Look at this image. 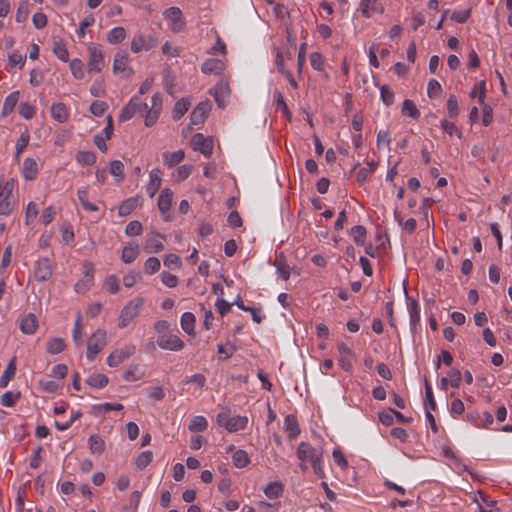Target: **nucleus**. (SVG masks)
I'll return each mask as SVG.
<instances>
[{
    "mask_svg": "<svg viewBox=\"0 0 512 512\" xmlns=\"http://www.w3.org/2000/svg\"><path fill=\"white\" fill-rule=\"evenodd\" d=\"M297 457L301 461H308L311 463L315 474L319 478H324L325 473L323 469V448L321 446H312L307 442H301L297 448Z\"/></svg>",
    "mask_w": 512,
    "mask_h": 512,
    "instance_id": "nucleus-1",
    "label": "nucleus"
},
{
    "mask_svg": "<svg viewBox=\"0 0 512 512\" xmlns=\"http://www.w3.org/2000/svg\"><path fill=\"white\" fill-rule=\"evenodd\" d=\"M144 305L142 297L130 300L121 310L119 315V328L127 327L141 312Z\"/></svg>",
    "mask_w": 512,
    "mask_h": 512,
    "instance_id": "nucleus-2",
    "label": "nucleus"
},
{
    "mask_svg": "<svg viewBox=\"0 0 512 512\" xmlns=\"http://www.w3.org/2000/svg\"><path fill=\"white\" fill-rule=\"evenodd\" d=\"M217 423L224 427L228 432H238L245 429L248 419L245 416H230L229 412L223 411L217 415Z\"/></svg>",
    "mask_w": 512,
    "mask_h": 512,
    "instance_id": "nucleus-3",
    "label": "nucleus"
},
{
    "mask_svg": "<svg viewBox=\"0 0 512 512\" xmlns=\"http://www.w3.org/2000/svg\"><path fill=\"white\" fill-rule=\"evenodd\" d=\"M107 344V333L103 329H97L87 343L86 357L89 361L96 358Z\"/></svg>",
    "mask_w": 512,
    "mask_h": 512,
    "instance_id": "nucleus-4",
    "label": "nucleus"
},
{
    "mask_svg": "<svg viewBox=\"0 0 512 512\" xmlns=\"http://www.w3.org/2000/svg\"><path fill=\"white\" fill-rule=\"evenodd\" d=\"M147 111L148 105L142 102L140 98L137 95H135L122 108L118 120L119 122H126L133 118L136 114H146Z\"/></svg>",
    "mask_w": 512,
    "mask_h": 512,
    "instance_id": "nucleus-5",
    "label": "nucleus"
},
{
    "mask_svg": "<svg viewBox=\"0 0 512 512\" xmlns=\"http://www.w3.org/2000/svg\"><path fill=\"white\" fill-rule=\"evenodd\" d=\"M136 352V346L132 343H127L119 349L114 350L107 357V364L110 367H117L123 361L134 355Z\"/></svg>",
    "mask_w": 512,
    "mask_h": 512,
    "instance_id": "nucleus-6",
    "label": "nucleus"
},
{
    "mask_svg": "<svg viewBox=\"0 0 512 512\" xmlns=\"http://www.w3.org/2000/svg\"><path fill=\"white\" fill-rule=\"evenodd\" d=\"M88 72L99 73L104 67V57L100 48L94 44L88 46Z\"/></svg>",
    "mask_w": 512,
    "mask_h": 512,
    "instance_id": "nucleus-7",
    "label": "nucleus"
},
{
    "mask_svg": "<svg viewBox=\"0 0 512 512\" xmlns=\"http://www.w3.org/2000/svg\"><path fill=\"white\" fill-rule=\"evenodd\" d=\"M151 103L150 109L144 114L147 127L153 126L158 120L162 108V95L155 93L151 98Z\"/></svg>",
    "mask_w": 512,
    "mask_h": 512,
    "instance_id": "nucleus-8",
    "label": "nucleus"
},
{
    "mask_svg": "<svg viewBox=\"0 0 512 512\" xmlns=\"http://www.w3.org/2000/svg\"><path fill=\"white\" fill-rule=\"evenodd\" d=\"M191 146L195 151H200L205 157H210L213 151V141L202 133L193 135Z\"/></svg>",
    "mask_w": 512,
    "mask_h": 512,
    "instance_id": "nucleus-9",
    "label": "nucleus"
},
{
    "mask_svg": "<svg viewBox=\"0 0 512 512\" xmlns=\"http://www.w3.org/2000/svg\"><path fill=\"white\" fill-rule=\"evenodd\" d=\"M157 345L164 350L181 351L185 343L177 335H162L157 339Z\"/></svg>",
    "mask_w": 512,
    "mask_h": 512,
    "instance_id": "nucleus-10",
    "label": "nucleus"
},
{
    "mask_svg": "<svg viewBox=\"0 0 512 512\" xmlns=\"http://www.w3.org/2000/svg\"><path fill=\"white\" fill-rule=\"evenodd\" d=\"M52 275V265L48 258H40L35 263L34 277L38 282L47 281Z\"/></svg>",
    "mask_w": 512,
    "mask_h": 512,
    "instance_id": "nucleus-11",
    "label": "nucleus"
},
{
    "mask_svg": "<svg viewBox=\"0 0 512 512\" xmlns=\"http://www.w3.org/2000/svg\"><path fill=\"white\" fill-rule=\"evenodd\" d=\"M404 293H405L406 299H407V309H408L409 318H410V328L412 331H415L417 326L420 323V306L416 299L408 296L406 287H404Z\"/></svg>",
    "mask_w": 512,
    "mask_h": 512,
    "instance_id": "nucleus-12",
    "label": "nucleus"
},
{
    "mask_svg": "<svg viewBox=\"0 0 512 512\" xmlns=\"http://www.w3.org/2000/svg\"><path fill=\"white\" fill-rule=\"evenodd\" d=\"M164 17L171 23V30L179 32L184 27L182 11L178 7H170L165 10Z\"/></svg>",
    "mask_w": 512,
    "mask_h": 512,
    "instance_id": "nucleus-13",
    "label": "nucleus"
},
{
    "mask_svg": "<svg viewBox=\"0 0 512 512\" xmlns=\"http://www.w3.org/2000/svg\"><path fill=\"white\" fill-rule=\"evenodd\" d=\"M211 109L208 101L200 102L190 114L192 125H199L205 121Z\"/></svg>",
    "mask_w": 512,
    "mask_h": 512,
    "instance_id": "nucleus-14",
    "label": "nucleus"
},
{
    "mask_svg": "<svg viewBox=\"0 0 512 512\" xmlns=\"http://www.w3.org/2000/svg\"><path fill=\"white\" fill-rule=\"evenodd\" d=\"M359 10L365 18H370L374 13H384V7L379 0H361Z\"/></svg>",
    "mask_w": 512,
    "mask_h": 512,
    "instance_id": "nucleus-15",
    "label": "nucleus"
},
{
    "mask_svg": "<svg viewBox=\"0 0 512 512\" xmlns=\"http://www.w3.org/2000/svg\"><path fill=\"white\" fill-rule=\"evenodd\" d=\"M173 192L169 188H165L161 191L158 198V208L162 215L164 216V220L168 221L169 217L165 216L166 213L169 212L172 204Z\"/></svg>",
    "mask_w": 512,
    "mask_h": 512,
    "instance_id": "nucleus-16",
    "label": "nucleus"
},
{
    "mask_svg": "<svg viewBox=\"0 0 512 512\" xmlns=\"http://www.w3.org/2000/svg\"><path fill=\"white\" fill-rule=\"evenodd\" d=\"M161 183V171L159 169L151 170L149 174V183L146 186V191L151 198L154 197L160 189Z\"/></svg>",
    "mask_w": 512,
    "mask_h": 512,
    "instance_id": "nucleus-17",
    "label": "nucleus"
},
{
    "mask_svg": "<svg viewBox=\"0 0 512 512\" xmlns=\"http://www.w3.org/2000/svg\"><path fill=\"white\" fill-rule=\"evenodd\" d=\"M51 117L59 122L64 123L69 118V111L66 105L62 102L53 103L50 109Z\"/></svg>",
    "mask_w": 512,
    "mask_h": 512,
    "instance_id": "nucleus-18",
    "label": "nucleus"
},
{
    "mask_svg": "<svg viewBox=\"0 0 512 512\" xmlns=\"http://www.w3.org/2000/svg\"><path fill=\"white\" fill-rule=\"evenodd\" d=\"M38 328V320L36 316L32 313L24 316L20 321V330L24 334L32 335L36 332Z\"/></svg>",
    "mask_w": 512,
    "mask_h": 512,
    "instance_id": "nucleus-19",
    "label": "nucleus"
},
{
    "mask_svg": "<svg viewBox=\"0 0 512 512\" xmlns=\"http://www.w3.org/2000/svg\"><path fill=\"white\" fill-rule=\"evenodd\" d=\"M284 429L288 434L290 440L295 439L300 435V428L296 417L292 414L287 415L284 418Z\"/></svg>",
    "mask_w": 512,
    "mask_h": 512,
    "instance_id": "nucleus-20",
    "label": "nucleus"
},
{
    "mask_svg": "<svg viewBox=\"0 0 512 512\" xmlns=\"http://www.w3.org/2000/svg\"><path fill=\"white\" fill-rule=\"evenodd\" d=\"M144 249L146 253H158L164 249V244L162 242V236L159 234H155L152 237H149L146 242Z\"/></svg>",
    "mask_w": 512,
    "mask_h": 512,
    "instance_id": "nucleus-21",
    "label": "nucleus"
},
{
    "mask_svg": "<svg viewBox=\"0 0 512 512\" xmlns=\"http://www.w3.org/2000/svg\"><path fill=\"white\" fill-rule=\"evenodd\" d=\"M185 157L183 150H177L174 152H164L162 154L163 163L168 167L172 168L179 164Z\"/></svg>",
    "mask_w": 512,
    "mask_h": 512,
    "instance_id": "nucleus-22",
    "label": "nucleus"
},
{
    "mask_svg": "<svg viewBox=\"0 0 512 512\" xmlns=\"http://www.w3.org/2000/svg\"><path fill=\"white\" fill-rule=\"evenodd\" d=\"M130 61L129 54L124 51L117 52L114 56L113 71L114 73L125 72Z\"/></svg>",
    "mask_w": 512,
    "mask_h": 512,
    "instance_id": "nucleus-23",
    "label": "nucleus"
},
{
    "mask_svg": "<svg viewBox=\"0 0 512 512\" xmlns=\"http://www.w3.org/2000/svg\"><path fill=\"white\" fill-rule=\"evenodd\" d=\"M16 373V357L14 356L8 363L3 374L0 376V388H6L8 383Z\"/></svg>",
    "mask_w": 512,
    "mask_h": 512,
    "instance_id": "nucleus-24",
    "label": "nucleus"
},
{
    "mask_svg": "<svg viewBox=\"0 0 512 512\" xmlns=\"http://www.w3.org/2000/svg\"><path fill=\"white\" fill-rule=\"evenodd\" d=\"M38 173V166L34 159L26 158L23 162L22 174L26 180L35 179Z\"/></svg>",
    "mask_w": 512,
    "mask_h": 512,
    "instance_id": "nucleus-25",
    "label": "nucleus"
},
{
    "mask_svg": "<svg viewBox=\"0 0 512 512\" xmlns=\"http://www.w3.org/2000/svg\"><path fill=\"white\" fill-rule=\"evenodd\" d=\"M65 348L66 342L61 337L51 338L46 343V351L52 355L61 353Z\"/></svg>",
    "mask_w": 512,
    "mask_h": 512,
    "instance_id": "nucleus-26",
    "label": "nucleus"
},
{
    "mask_svg": "<svg viewBox=\"0 0 512 512\" xmlns=\"http://www.w3.org/2000/svg\"><path fill=\"white\" fill-rule=\"evenodd\" d=\"M138 255H139L138 245H133V244L129 243L122 250L121 260L125 264H130L136 260Z\"/></svg>",
    "mask_w": 512,
    "mask_h": 512,
    "instance_id": "nucleus-27",
    "label": "nucleus"
},
{
    "mask_svg": "<svg viewBox=\"0 0 512 512\" xmlns=\"http://www.w3.org/2000/svg\"><path fill=\"white\" fill-rule=\"evenodd\" d=\"M195 323H196V318L193 313L185 312L182 314L181 320H180L181 328L188 335L194 334Z\"/></svg>",
    "mask_w": 512,
    "mask_h": 512,
    "instance_id": "nucleus-28",
    "label": "nucleus"
},
{
    "mask_svg": "<svg viewBox=\"0 0 512 512\" xmlns=\"http://www.w3.org/2000/svg\"><path fill=\"white\" fill-rule=\"evenodd\" d=\"M378 166V163L374 160L368 161L366 163V166L361 168L357 173V181L359 184H363L367 181L370 175H372L376 168Z\"/></svg>",
    "mask_w": 512,
    "mask_h": 512,
    "instance_id": "nucleus-29",
    "label": "nucleus"
},
{
    "mask_svg": "<svg viewBox=\"0 0 512 512\" xmlns=\"http://www.w3.org/2000/svg\"><path fill=\"white\" fill-rule=\"evenodd\" d=\"M53 54L61 61L68 62L69 60V53L66 48L65 43L61 39H55L53 40Z\"/></svg>",
    "mask_w": 512,
    "mask_h": 512,
    "instance_id": "nucleus-30",
    "label": "nucleus"
},
{
    "mask_svg": "<svg viewBox=\"0 0 512 512\" xmlns=\"http://www.w3.org/2000/svg\"><path fill=\"white\" fill-rule=\"evenodd\" d=\"M89 449L92 454H102L105 451V442L98 434H92L89 437Z\"/></svg>",
    "mask_w": 512,
    "mask_h": 512,
    "instance_id": "nucleus-31",
    "label": "nucleus"
},
{
    "mask_svg": "<svg viewBox=\"0 0 512 512\" xmlns=\"http://www.w3.org/2000/svg\"><path fill=\"white\" fill-rule=\"evenodd\" d=\"M223 69V63L218 59H207L201 67V70L205 74L219 73Z\"/></svg>",
    "mask_w": 512,
    "mask_h": 512,
    "instance_id": "nucleus-32",
    "label": "nucleus"
},
{
    "mask_svg": "<svg viewBox=\"0 0 512 512\" xmlns=\"http://www.w3.org/2000/svg\"><path fill=\"white\" fill-rule=\"evenodd\" d=\"M366 228L362 225L353 226L350 230V236L353 238L354 242L358 246H362L366 240Z\"/></svg>",
    "mask_w": 512,
    "mask_h": 512,
    "instance_id": "nucleus-33",
    "label": "nucleus"
},
{
    "mask_svg": "<svg viewBox=\"0 0 512 512\" xmlns=\"http://www.w3.org/2000/svg\"><path fill=\"white\" fill-rule=\"evenodd\" d=\"M126 37V31L123 27H114L111 29L107 34V41L110 44H119L121 43Z\"/></svg>",
    "mask_w": 512,
    "mask_h": 512,
    "instance_id": "nucleus-34",
    "label": "nucleus"
},
{
    "mask_svg": "<svg viewBox=\"0 0 512 512\" xmlns=\"http://www.w3.org/2000/svg\"><path fill=\"white\" fill-rule=\"evenodd\" d=\"M401 113L404 116L411 117L413 119H418L420 117V111L414 104L412 100L405 99L402 104Z\"/></svg>",
    "mask_w": 512,
    "mask_h": 512,
    "instance_id": "nucleus-35",
    "label": "nucleus"
},
{
    "mask_svg": "<svg viewBox=\"0 0 512 512\" xmlns=\"http://www.w3.org/2000/svg\"><path fill=\"white\" fill-rule=\"evenodd\" d=\"M284 487L279 482H270L265 488L264 493L269 499H276L282 495Z\"/></svg>",
    "mask_w": 512,
    "mask_h": 512,
    "instance_id": "nucleus-36",
    "label": "nucleus"
},
{
    "mask_svg": "<svg viewBox=\"0 0 512 512\" xmlns=\"http://www.w3.org/2000/svg\"><path fill=\"white\" fill-rule=\"evenodd\" d=\"M232 462L237 468H244L250 463V458L245 450L239 449L234 452Z\"/></svg>",
    "mask_w": 512,
    "mask_h": 512,
    "instance_id": "nucleus-37",
    "label": "nucleus"
},
{
    "mask_svg": "<svg viewBox=\"0 0 512 512\" xmlns=\"http://www.w3.org/2000/svg\"><path fill=\"white\" fill-rule=\"evenodd\" d=\"M86 383L93 388L100 389L108 384V377L101 373L92 374L87 378Z\"/></svg>",
    "mask_w": 512,
    "mask_h": 512,
    "instance_id": "nucleus-38",
    "label": "nucleus"
},
{
    "mask_svg": "<svg viewBox=\"0 0 512 512\" xmlns=\"http://www.w3.org/2000/svg\"><path fill=\"white\" fill-rule=\"evenodd\" d=\"M15 201L13 199L12 194H6L0 199V215L7 216L9 215L14 207Z\"/></svg>",
    "mask_w": 512,
    "mask_h": 512,
    "instance_id": "nucleus-39",
    "label": "nucleus"
},
{
    "mask_svg": "<svg viewBox=\"0 0 512 512\" xmlns=\"http://www.w3.org/2000/svg\"><path fill=\"white\" fill-rule=\"evenodd\" d=\"M152 48V45H148L146 39L142 34H137L133 37L131 42V50L134 53H139L142 50H149Z\"/></svg>",
    "mask_w": 512,
    "mask_h": 512,
    "instance_id": "nucleus-40",
    "label": "nucleus"
},
{
    "mask_svg": "<svg viewBox=\"0 0 512 512\" xmlns=\"http://www.w3.org/2000/svg\"><path fill=\"white\" fill-rule=\"evenodd\" d=\"M424 407L426 411H434L437 407L436 401L434 399L433 390L431 385L425 380V399H424Z\"/></svg>",
    "mask_w": 512,
    "mask_h": 512,
    "instance_id": "nucleus-41",
    "label": "nucleus"
},
{
    "mask_svg": "<svg viewBox=\"0 0 512 512\" xmlns=\"http://www.w3.org/2000/svg\"><path fill=\"white\" fill-rule=\"evenodd\" d=\"M208 422L204 416H194L188 425V429L192 432H201L206 430Z\"/></svg>",
    "mask_w": 512,
    "mask_h": 512,
    "instance_id": "nucleus-42",
    "label": "nucleus"
},
{
    "mask_svg": "<svg viewBox=\"0 0 512 512\" xmlns=\"http://www.w3.org/2000/svg\"><path fill=\"white\" fill-rule=\"evenodd\" d=\"M109 173L115 177L117 182H122L125 178L124 164L119 160H113L110 163Z\"/></svg>",
    "mask_w": 512,
    "mask_h": 512,
    "instance_id": "nucleus-43",
    "label": "nucleus"
},
{
    "mask_svg": "<svg viewBox=\"0 0 512 512\" xmlns=\"http://www.w3.org/2000/svg\"><path fill=\"white\" fill-rule=\"evenodd\" d=\"M190 103L185 99L178 100L173 109V119L179 120L181 119L189 110Z\"/></svg>",
    "mask_w": 512,
    "mask_h": 512,
    "instance_id": "nucleus-44",
    "label": "nucleus"
},
{
    "mask_svg": "<svg viewBox=\"0 0 512 512\" xmlns=\"http://www.w3.org/2000/svg\"><path fill=\"white\" fill-rule=\"evenodd\" d=\"M137 206L136 198H128L122 202L118 209L119 216H127L131 214Z\"/></svg>",
    "mask_w": 512,
    "mask_h": 512,
    "instance_id": "nucleus-45",
    "label": "nucleus"
},
{
    "mask_svg": "<svg viewBox=\"0 0 512 512\" xmlns=\"http://www.w3.org/2000/svg\"><path fill=\"white\" fill-rule=\"evenodd\" d=\"M274 97H275V100H276V109L277 110H281L282 113L284 114V116L288 120H290L291 117H292V113L289 110V108H288V106H287V104L285 102L283 94L280 91H275Z\"/></svg>",
    "mask_w": 512,
    "mask_h": 512,
    "instance_id": "nucleus-46",
    "label": "nucleus"
},
{
    "mask_svg": "<svg viewBox=\"0 0 512 512\" xmlns=\"http://www.w3.org/2000/svg\"><path fill=\"white\" fill-rule=\"evenodd\" d=\"M96 154L92 151H79L76 154V160L82 165H93L96 162Z\"/></svg>",
    "mask_w": 512,
    "mask_h": 512,
    "instance_id": "nucleus-47",
    "label": "nucleus"
},
{
    "mask_svg": "<svg viewBox=\"0 0 512 512\" xmlns=\"http://www.w3.org/2000/svg\"><path fill=\"white\" fill-rule=\"evenodd\" d=\"M82 330H83L82 317H81V314L78 313L77 318L74 323L73 331H72L73 341L78 346L82 344Z\"/></svg>",
    "mask_w": 512,
    "mask_h": 512,
    "instance_id": "nucleus-48",
    "label": "nucleus"
},
{
    "mask_svg": "<svg viewBox=\"0 0 512 512\" xmlns=\"http://www.w3.org/2000/svg\"><path fill=\"white\" fill-rule=\"evenodd\" d=\"M153 460L151 451H144L135 459V465L139 470L145 469Z\"/></svg>",
    "mask_w": 512,
    "mask_h": 512,
    "instance_id": "nucleus-49",
    "label": "nucleus"
},
{
    "mask_svg": "<svg viewBox=\"0 0 512 512\" xmlns=\"http://www.w3.org/2000/svg\"><path fill=\"white\" fill-rule=\"evenodd\" d=\"M19 100V91H15L10 93L4 101L3 104V112L4 113H10L14 110L17 102Z\"/></svg>",
    "mask_w": 512,
    "mask_h": 512,
    "instance_id": "nucleus-50",
    "label": "nucleus"
},
{
    "mask_svg": "<svg viewBox=\"0 0 512 512\" xmlns=\"http://www.w3.org/2000/svg\"><path fill=\"white\" fill-rule=\"evenodd\" d=\"M160 267V260L156 257H149L144 263V271L149 275L158 272Z\"/></svg>",
    "mask_w": 512,
    "mask_h": 512,
    "instance_id": "nucleus-51",
    "label": "nucleus"
},
{
    "mask_svg": "<svg viewBox=\"0 0 512 512\" xmlns=\"http://www.w3.org/2000/svg\"><path fill=\"white\" fill-rule=\"evenodd\" d=\"M70 70L74 78L76 79H83L84 78V69H83V62L75 58L70 62Z\"/></svg>",
    "mask_w": 512,
    "mask_h": 512,
    "instance_id": "nucleus-52",
    "label": "nucleus"
},
{
    "mask_svg": "<svg viewBox=\"0 0 512 512\" xmlns=\"http://www.w3.org/2000/svg\"><path fill=\"white\" fill-rule=\"evenodd\" d=\"M19 393H13L12 391H6L0 399V403L4 407H12L15 405L16 401L19 399Z\"/></svg>",
    "mask_w": 512,
    "mask_h": 512,
    "instance_id": "nucleus-53",
    "label": "nucleus"
},
{
    "mask_svg": "<svg viewBox=\"0 0 512 512\" xmlns=\"http://www.w3.org/2000/svg\"><path fill=\"white\" fill-rule=\"evenodd\" d=\"M380 98L386 106H390L394 102V92L388 85H383L380 88Z\"/></svg>",
    "mask_w": 512,
    "mask_h": 512,
    "instance_id": "nucleus-54",
    "label": "nucleus"
},
{
    "mask_svg": "<svg viewBox=\"0 0 512 512\" xmlns=\"http://www.w3.org/2000/svg\"><path fill=\"white\" fill-rule=\"evenodd\" d=\"M214 99L219 108L223 109L226 107V88L223 86L216 87L214 89Z\"/></svg>",
    "mask_w": 512,
    "mask_h": 512,
    "instance_id": "nucleus-55",
    "label": "nucleus"
},
{
    "mask_svg": "<svg viewBox=\"0 0 512 512\" xmlns=\"http://www.w3.org/2000/svg\"><path fill=\"white\" fill-rule=\"evenodd\" d=\"M143 227L139 221H131L125 227V234L127 236H138L142 233Z\"/></svg>",
    "mask_w": 512,
    "mask_h": 512,
    "instance_id": "nucleus-56",
    "label": "nucleus"
},
{
    "mask_svg": "<svg viewBox=\"0 0 512 512\" xmlns=\"http://www.w3.org/2000/svg\"><path fill=\"white\" fill-rule=\"evenodd\" d=\"M107 108H108V105L106 102L96 100L91 103L89 110L93 115L100 117L105 113Z\"/></svg>",
    "mask_w": 512,
    "mask_h": 512,
    "instance_id": "nucleus-57",
    "label": "nucleus"
},
{
    "mask_svg": "<svg viewBox=\"0 0 512 512\" xmlns=\"http://www.w3.org/2000/svg\"><path fill=\"white\" fill-rule=\"evenodd\" d=\"M379 421L385 426H391L394 423V409L389 408L378 413Z\"/></svg>",
    "mask_w": 512,
    "mask_h": 512,
    "instance_id": "nucleus-58",
    "label": "nucleus"
},
{
    "mask_svg": "<svg viewBox=\"0 0 512 512\" xmlns=\"http://www.w3.org/2000/svg\"><path fill=\"white\" fill-rule=\"evenodd\" d=\"M19 114L24 119H31L35 115V108L28 102H22L19 105Z\"/></svg>",
    "mask_w": 512,
    "mask_h": 512,
    "instance_id": "nucleus-59",
    "label": "nucleus"
},
{
    "mask_svg": "<svg viewBox=\"0 0 512 512\" xmlns=\"http://www.w3.org/2000/svg\"><path fill=\"white\" fill-rule=\"evenodd\" d=\"M276 272L283 280H288L290 277V267L283 260L276 261Z\"/></svg>",
    "mask_w": 512,
    "mask_h": 512,
    "instance_id": "nucleus-60",
    "label": "nucleus"
},
{
    "mask_svg": "<svg viewBox=\"0 0 512 512\" xmlns=\"http://www.w3.org/2000/svg\"><path fill=\"white\" fill-rule=\"evenodd\" d=\"M447 113L451 118L456 117L459 113L458 100L455 95H450L447 100Z\"/></svg>",
    "mask_w": 512,
    "mask_h": 512,
    "instance_id": "nucleus-61",
    "label": "nucleus"
},
{
    "mask_svg": "<svg viewBox=\"0 0 512 512\" xmlns=\"http://www.w3.org/2000/svg\"><path fill=\"white\" fill-rule=\"evenodd\" d=\"M442 90L440 83L436 79H430L427 85V94L430 98L437 97Z\"/></svg>",
    "mask_w": 512,
    "mask_h": 512,
    "instance_id": "nucleus-62",
    "label": "nucleus"
},
{
    "mask_svg": "<svg viewBox=\"0 0 512 512\" xmlns=\"http://www.w3.org/2000/svg\"><path fill=\"white\" fill-rule=\"evenodd\" d=\"M105 288L110 294H116L119 289V281L116 276L110 275L105 281Z\"/></svg>",
    "mask_w": 512,
    "mask_h": 512,
    "instance_id": "nucleus-63",
    "label": "nucleus"
},
{
    "mask_svg": "<svg viewBox=\"0 0 512 512\" xmlns=\"http://www.w3.org/2000/svg\"><path fill=\"white\" fill-rule=\"evenodd\" d=\"M161 281L165 286L169 288H174L178 284L177 276L166 271L161 273Z\"/></svg>",
    "mask_w": 512,
    "mask_h": 512,
    "instance_id": "nucleus-64",
    "label": "nucleus"
}]
</instances>
